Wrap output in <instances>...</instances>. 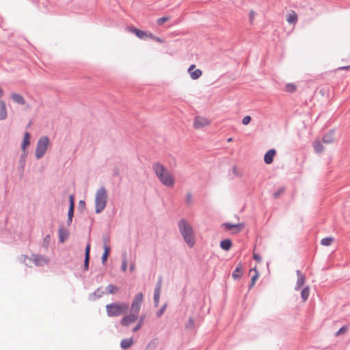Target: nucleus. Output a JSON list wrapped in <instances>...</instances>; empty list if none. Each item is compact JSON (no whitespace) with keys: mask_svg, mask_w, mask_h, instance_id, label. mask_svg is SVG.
Segmentation results:
<instances>
[{"mask_svg":"<svg viewBox=\"0 0 350 350\" xmlns=\"http://www.w3.org/2000/svg\"><path fill=\"white\" fill-rule=\"evenodd\" d=\"M350 68V66H343V67H341L340 69L342 70H348Z\"/></svg>","mask_w":350,"mask_h":350,"instance_id":"57","label":"nucleus"},{"mask_svg":"<svg viewBox=\"0 0 350 350\" xmlns=\"http://www.w3.org/2000/svg\"><path fill=\"white\" fill-rule=\"evenodd\" d=\"M85 209V202L84 200H81L79 202L78 210L82 213Z\"/></svg>","mask_w":350,"mask_h":350,"instance_id":"39","label":"nucleus"},{"mask_svg":"<svg viewBox=\"0 0 350 350\" xmlns=\"http://www.w3.org/2000/svg\"><path fill=\"white\" fill-rule=\"evenodd\" d=\"M105 291H103L102 287H98L94 293L88 296V299L90 301H95L103 297Z\"/></svg>","mask_w":350,"mask_h":350,"instance_id":"15","label":"nucleus"},{"mask_svg":"<svg viewBox=\"0 0 350 350\" xmlns=\"http://www.w3.org/2000/svg\"><path fill=\"white\" fill-rule=\"evenodd\" d=\"M103 254L109 255L111 250L109 245L108 244H103Z\"/></svg>","mask_w":350,"mask_h":350,"instance_id":"47","label":"nucleus"},{"mask_svg":"<svg viewBox=\"0 0 350 350\" xmlns=\"http://www.w3.org/2000/svg\"><path fill=\"white\" fill-rule=\"evenodd\" d=\"M31 259L36 266H43L49 262V258L42 255L32 254Z\"/></svg>","mask_w":350,"mask_h":350,"instance_id":"10","label":"nucleus"},{"mask_svg":"<svg viewBox=\"0 0 350 350\" xmlns=\"http://www.w3.org/2000/svg\"><path fill=\"white\" fill-rule=\"evenodd\" d=\"M30 133L26 131L24 134L23 141L21 144V150L23 153H27L26 151V147L30 144Z\"/></svg>","mask_w":350,"mask_h":350,"instance_id":"19","label":"nucleus"},{"mask_svg":"<svg viewBox=\"0 0 350 350\" xmlns=\"http://www.w3.org/2000/svg\"><path fill=\"white\" fill-rule=\"evenodd\" d=\"M192 202V196L191 193H188L186 196L185 202L187 204H190Z\"/></svg>","mask_w":350,"mask_h":350,"instance_id":"46","label":"nucleus"},{"mask_svg":"<svg viewBox=\"0 0 350 350\" xmlns=\"http://www.w3.org/2000/svg\"><path fill=\"white\" fill-rule=\"evenodd\" d=\"M170 19L168 16H163L157 19V23L158 25H162Z\"/></svg>","mask_w":350,"mask_h":350,"instance_id":"38","label":"nucleus"},{"mask_svg":"<svg viewBox=\"0 0 350 350\" xmlns=\"http://www.w3.org/2000/svg\"><path fill=\"white\" fill-rule=\"evenodd\" d=\"M72 218H73V217H68V219H67V224H68V226H70V225L72 224Z\"/></svg>","mask_w":350,"mask_h":350,"instance_id":"54","label":"nucleus"},{"mask_svg":"<svg viewBox=\"0 0 350 350\" xmlns=\"http://www.w3.org/2000/svg\"><path fill=\"white\" fill-rule=\"evenodd\" d=\"M233 173L235 174V175H237V167L236 166H234L233 167Z\"/></svg>","mask_w":350,"mask_h":350,"instance_id":"56","label":"nucleus"},{"mask_svg":"<svg viewBox=\"0 0 350 350\" xmlns=\"http://www.w3.org/2000/svg\"><path fill=\"white\" fill-rule=\"evenodd\" d=\"M3 96V91L1 88H0V98Z\"/></svg>","mask_w":350,"mask_h":350,"instance_id":"59","label":"nucleus"},{"mask_svg":"<svg viewBox=\"0 0 350 350\" xmlns=\"http://www.w3.org/2000/svg\"><path fill=\"white\" fill-rule=\"evenodd\" d=\"M194 327V321L192 317L189 319L187 323L185 325V328L187 329H192Z\"/></svg>","mask_w":350,"mask_h":350,"instance_id":"36","label":"nucleus"},{"mask_svg":"<svg viewBox=\"0 0 350 350\" xmlns=\"http://www.w3.org/2000/svg\"><path fill=\"white\" fill-rule=\"evenodd\" d=\"M167 304H165L162 306V307L157 312V317L158 318L161 317L163 314L164 313L166 308H167Z\"/></svg>","mask_w":350,"mask_h":350,"instance_id":"37","label":"nucleus"},{"mask_svg":"<svg viewBox=\"0 0 350 350\" xmlns=\"http://www.w3.org/2000/svg\"><path fill=\"white\" fill-rule=\"evenodd\" d=\"M222 226L226 230H233V234L239 233L245 226L243 223L232 224L229 222L224 223Z\"/></svg>","mask_w":350,"mask_h":350,"instance_id":"9","label":"nucleus"},{"mask_svg":"<svg viewBox=\"0 0 350 350\" xmlns=\"http://www.w3.org/2000/svg\"><path fill=\"white\" fill-rule=\"evenodd\" d=\"M138 319V314L130 312L129 314L123 317L120 321V324L123 327H129L131 323L135 322Z\"/></svg>","mask_w":350,"mask_h":350,"instance_id":"8","label":"nucleus"},{"mask_svg":"<svg viewBox=\"0 0 350 350\" xmlns=\"http://www.w3.org/2000/svg\"><path fill=\"white\" fill-rule=\"evenodd\" d=\"M309 295H310V287L306 286L301 290V297L302 299V301L304 302L306 301V300L308 299Z\"/></svg>","mask_w":350,"mask_h":350,"instance_id":"27","label":"nucleus"},{"mask_svg":"<svg viewBox=\"0 0 350 350\" xmlns=\"http://www.w3.org/2000/svg\"><path fill=\"white\" fill-rule=\"evenodd\" d=\"M162 287V276H159L154 291V306L158 307Z\"/></svg>","mask_w":350,"mask_h":350,"instance_id":"7","label":"nucleus"},{"mask_svg":"<svg viewBox=\"0 0 350 350\" xmlns=\"http://www.w3.org/2000/svg\"><path fill=\"white\" fill-rule=\"evenodd\" d=\"M133 344L132 338L123 339L120 342V347L123 349H129Z\"/></svg>","mask_w":350,"mask_h":350,"instance_id":"26","label":"nucleus"},{"mask_svg":"<svg viewBox=\"0 0 350 350\" xmlns=\"http://www.w3.org/2000/svg\"><path fill=\"white\" fill-rule=\"evenodd\" d=\"M208 124V120L202 117L197 116L194 119L193 126L195 129H201Z\"/></svg>","mask_w":350,"mask_h":350,"instance_id":"16","label":"nucleus"},{"mask_svg":"<svg viewBox=\"0 0 350 350\" xmlns=\"http://www.w3.org/2000/svg\"><path fill=\"white\" fill-rule=\"evenodd\" d=\"M333 241H334V238H332V237H325L321 239V243L323 245L328 246L332 244Z\"/></svg>","mask_w":350,"mask_h":350,"instance_id":"32","label":"nucleus"},{"mask_svg":"<svg viewBox=\"0 0 350 350\" xmlns=\"http://www.w3.org/2000/svg\"><path fill=\"white\" fill-rule=\"evenodd\" d=\"M253 271H255V274L251 278V284L249 286L250 288H252L254 286L255 282L258 278V273L256 268L251 269L250 270V272Z\"/></svg>","mask_w":350,"mask_h":350,"instance_id":"29","label":"nucleus"},{"mask_svg":"<svg viewBox=\"0 0 350 350\" xmlns=\"http://www.w3.org/2000/svg\"><path fill=\"white\" fill-rule=\"evenodd\" d=\"M108 256H109V255L105 254H103L102 257H101L103 265L105 264V262H107Z\"/></svg>","mask_w":350,"mask_h":350,"instance_id":"51","label":"nucleus"},{"mask_svg":"<svg viewBox=\"0 0 350 350\" xmlns=\"http://www.w3.org/2000/svg\"><path fill=\"white\" fill-rule=\"evenodd\" d=\"M314 148L317 152H321L324 149L323 146L319 142L314 144Z\"/></svg>","mask_w":350,"mask_h":350,"instance_id":"34","label":"nucleus"},{"mask_svg":"<svg viewBox=\"0 0 350 350\" xmlns=\"http://www.w3.org/2000/svg\"><path fill=\"white\" fill-rule=\"evenodd\" d=\"M296 273L297 275V280L295 286V290L299 291L301 288L306 282V276L299 270H297Z\"/></svg>","mask_w":350,"mask_h":350,"instance_id":"13","label":"nucleus"},{"mask_svg":"<svg viewBox=\"0 0 350 350\" xmlns=\"http://www.w3.org/2000/svg\"><path fill=\"white\" fill-rule=\"evenodd\" d=\"M276 154L275 149L269 150L264 156V161L266 164H271L273 161V157Z\"/></svg>","mask_w":350,"mask_h":350,"instance_id":"17","label":"nucleus"},{"mask_svg":"<svg viewBox=\"0 0 350 350\" xmlns=\"http://www.w3.org/2000/svg\"><path fill=\"white\" fill-rule=\"evenodd\" d=\"M134 269H135V264H134V263H133V264H131V266H130V269H131V271H132Z\"/></svg>","mask_w":350,"mask_h":350,"instance_id":"58","label":"nucleus"},{"mask_svg":"<svg viewBox=\"0 0 350 350\" xmlns=\"http://www.w3.org/2000/svg\"><path fill=\"white\" fill-rule=\"evenodd\" d=\"M127 268V260L126 258H124L122 262L121 269L122 271H125Z\"/></svg>","mask_w":350,"mask_h":350,"instance_id":"45","label":"nucleus"},{"mask_svg":"<svg viewBox=\"0 0 350 350\" xmlns=\"http://www.w3.org/2000/svg\"><path fill=\"white\" fill-rule=\"evenodd\" d=\"M49 144L50 140L47 136H42L38 139L35 152V157L37 159H40L44 157Z\"/></svg>","mask_w":350,"mask_h":350,"instance_id":"5","label":"nucleus"},{"mask_svg":"<svg viewBox=\"0 0 350 350\" xmlns=\"http://www.w3.org/2000/svg\"><path fill=\"white\" fill-rule=\"evenodd\" d=\"M253 258L256 260L257 262H260L261 260V257L260 255L257 254H254Z\"/></svg>","mask_w":350,"mask_h":350,"instance_id":"52","label":"nucleus"},{"mask_svg":"<svg viewBox=\"0 0 350 350\" xmlns=\"http://www.w3.org/2000/svg\"><path fill=\"white\" fill-rule=\"evenodd\" d=\"M178 228L185 242L189 247L196 243L194 232L190 224L185 219H180L178 222Z\"/></svg>","mask_w":350,"mask_h":350,"instance_id":"2","label":"nucleus"},{"mask_svg":"<svg viewBox=\"0 0 350 350\" xmlns=\"http://www.w3.org/2000/svg\"><path fill=\"white\" fill-rule=\"evenodd\" d=\"M129 308L126 303L113 302L106 305V312L109 317H119L127 313Z\"/></svg>","mask_w":350,"mask_h":350,"instance_id":"3","label":"nucleus"},{"mask_svg":"<svg viewBox=\"0 0 350 350\" xmlns=\"http://www.w3.org/2000/svg\"><path fill=\"white\" fill-rule=\"evenodd\" d=\"M119 175V171L118 170H115L113 172V176H117Z\"/></svg>","mask_w":350,"mask_h":350,"instance_id":"55","label":"nucleus"},{"mask_svg":"<svg viewBox=\"0 0 350 350\" xmlns=\"http://www.w3.org/2000/svg\"><path fill=\"white\" fill-rule=\"evenodd\" d=\"M8 116L5 103L0 99V120H5Z\"/></svg>","mask_w":350,"mask_h":350,"instance_id":"21","label":"nucleus"},{"mask_svg":"<svg viewBox=\"0 0 350 350\" xmlns=\"http://www.w3.org/2000/svg\"><path fill=\"white\" fill-rule=\"evenodd\" d=\"M242 275V267L241 264L239 263L237 265L236 269L232 273V276L234 280L239 279Z\"/></svg>","mask_w":350,"mask_h":350,"instance_id":"25","label":"nucleus"},{"mask_svg":"<svg viewBox=\"0 0 350 350\" xmlns=\"http://www.w3.org/2000/svg\"><path fill=\"white\" fill-rule=\"evenodd\" d=\"M85 258H90V244L88 243L85 249Z\"/></svg>","mask_w":350,"mask_h":350,"instance_id":"41","label":"nucleus"},{"mask_svg":"<svg viewBox=\"0 0 350 350\" xmlns=\"http://www.w3.org/2000/svg\"><path fill=\"white\" fill-rule=\"evenodd\" d=\"M152 170L161 183L167 187H172L174 185V178L169 170L160 162L152 164Z\"/></svg>","mask_w":350,"mask_h":350,"instance_id":"1","label":"nucleus"},{"mask_svg":"<svg viewBox=\"0 0 350 350\" xmlns=\"http://www.w3.org/2000/svg\"><path fill=\"white\" fill-rule=\"evenodd\" d=\"M59 241L63 243L69 237V232L67 229L60 227L58 230Z\"/></svg>","mask_w":350,"mask_h":350,"instance_id":"18","label":"nucleus"},{"mask_svg":"<svg viewBox=\"0 0 350 350\" xmlns=\"http://www.w3.org/2000/svg\"><path fill=\"white\" fill-rule=\"evenodd\" d=\"M27 156V153H22L19 158V165L18 167V172L19 173V176L21 178H22L24 174Z\"/></svg>","mask_w":350,"mask_h":350,"instance_id":"11","label":"nucleus"},{"mask_svg":"<svg viewBox=\"0 0 350 350\" xmlns=\"http://www.w3.org/2000/svg\"><path fill=\"white\" fill-rule=\"evenodd\" d=\"M148 38H150L157 42L162 43L163 41L161 38L154 36L152 33H149Z\"/></svg>","mask_w":350,"mask_h":350,"instance_id":"42","label":"nucleus"},{"mask_svg":"<svg viewBox=\"0 0 350 350\" xmlns=\"http://www.w3.org/2000/svg\"><path fill=\"white\" fill-rule=\"evenodd\" d=\"M11 98L12 100L19 105H25V100L24 98L19 94L17 93H12L11 94Z\"/></svg>","mask_w":350,"mask_h":350,"instance_id":"22","label":"nucleus"},{"mask_svg":"<svg viewBox=\"0 0 350 350\" xmlns=\"http://www.w3.org/2000/svg\"><path fill=\"white\" fill-rule=\"evenodd\" d=\"M74 211H75V208L69 207L68 211V217H74Z\"/></svg>","mask_w":350,"mask_h":350,"instance_id":"50","label":"nucleus"},{"mask_svg":"<svg viewBox=\"0 0 350 350\" xmlns=\"http://www.w3.org/2000/svg\"><path fill=\"white\" fill-rule=\"evenodd\" d=\"M252 118L250 116H246L243 118L242 124L244 125H247L250 122Z\"/></svg>","mask_w":350,"mask_h":350,"instance_id":"44","label":"nucleus"},{"mask_svg":"<svg viewBox=\"0 0 350 350\" xmlns=\"http://www.w3.org/2000/svg\"><path fill=\"white\" fill-rule=\"evenodd\" d=\"M254 15V12L253 10H251L250 12V20L251 22H252V21H253Z\"/></svg>","mask_w":350,"mask_h":350,"instance_id":"53","label":"nucleus"},{"mask_svg":"<svg viewBox=\"0 0 350 350\" xmlns=\"http://www.w3.org/2000/svg\"><path fill=\"white\" fill-rule=\"evenodd\" d=\"M107 202V193L105 187H100L96 193L95 196V212L101 213L105 208Z\"/></svg>","mask_w":350,"mask_h":350,"instance_id":"4","label":"nucleus"},{"mask_svg":"<svg viewBox=\"0 0 350 350\" xmlns=\"http://www.w3.org/2000/svg\"><path fill=\"white\" fill-rule=\"evenodd\" d=\"M232 140V138H229V139H228V142H231Z\"/></svg>","mask_w":350,"mask_h":350,"instance_id":"60","label":"nucleus"},{"mask_svg":"<svg viewBox=\"0 0 350 350\" xmlns=\"http://www.w3.org/2000/svg\"><path fill=\"white\" fill-rule=\"evenodd\" d=\"M347 330V326H342L336 332V336H339V335L343 334L344 332H345Z\"/></svg>","mask_w":350,"mask_h":350,"instance_id":"48","label":"nucleus"},{"mask_svg":"<svg viewBox=\"0 0 350 350\" xmlns=\"http://www.w3.org/2000/svg\"><path fill=\"white\" fill-rule=\"evenodd\" d=\"M232 243L229 239H226L220 242V247L224 251H228L232 247Z\"/></svg>","mask_w":350,"mask_h":350,"instance_id":"23","label":"nucleus"},{"mask_svg":"<svg viewBox=\"0 0 350 350\" xmlns=\"http://www.w3.org/2000/svg\"><path fill=\"white\" fill-rule=\"evenodd\" d=\"M128 29L130 32L135 33V36L140 39L146 40L149 34V33L145 31L140 30L133 26L129 27Z\"/></svg>","mask_w":350,"mask_h":350,"instance_id":"12","label":"nucleus"},{"mask_svg":"<svg viewBox=\"0 0 350 350\" xmlns=\"http://www.w3.org/2000/svg\"><path fill=\"white\" fill-rule=\"evenodd\" d=\"M69 207L75 208V197L72 194L69 196Z\"/></svg>","mask_w":350,"mask_h":350,"instance_id":"43","label":"nucleus"},{"mask_svg":"<svg viewBox=\"0 0 350 350\" xmlns=\"http://www.w3.org/2000/svg\"><path fill=\"white\" fill-rule=\"evenodd\" d=\"M119 291V288L113 284H109L106 287V293L108 294H116Z\"/></svg>","mask_w":350,"mask_h":350,"instance_id":"28","label":"nucleus"},{"mask_svg":"<svg viewBox=\"0 0 350 350\" xmlns=\"http://www.w3.org/2000/svg\"><path fill=\"white\" fill-rule=\"evenodd\" d=\"M286 21L290 24H295L297 21V15L296 12L291 10L290 13L286 16Z\"/></svg>","mask_w":350,"mask_h":350,"instance_id":"24","label":"nucleus"},{"mask_svg":"<svg viewBox=\"0 0 350 350\" xmlns=\"http://www.w3.org/2000/svg\"><path fill=\"white\" fill-rule=\"evenodd\" d=\"M89 264H90V258H84V271H88L89 269Z\"/></svg>","mask_w":350,"mask_h":350,"instance_id":"49","label":"nucleus"},{"mask_svg":"<svg viewBox=\"0 0 350 350\" xmlns=\"http://www.w3.org/2000/svg\"><path fill=\"white\" fill-rule=\"evenodd\" d=\"M144 319H145V317L144 316H142L139 319V321H138V323L133 328V332H137L139 329H140V328L142 327V326L144 324Z\"/></svg>","mask_w":350,"mask_h":350,"instance_id":"30","label":"nucleus"},{"mask_svg":"<svg viewBox=\"0 0 350 350\" xmlns=\"http://www.w3.org/2000/svg\"><path fill=\"white\" fill-rule=\"evenodd\" d=\"M285 191V188L284 187H280L276 191H275L273 194L274 198H278L280 195H282Z\"/></svg>","mask_w":350,"mask_h":350,"instance_id":"35","label":"nucleus"},{"mask_svg":"<svg viewBox=\"0 0 350 350\" xmlns=\"http://www.w3.org/2000/svg\"><path fill=\"white\" fill-rule=\"evenodd\" d=\"M144 295L142 293H137L131 303V310L130 312H132L135 314H137L139 315V312L141 308V306L143 301Z\"/></svg>","mask_w":350,"mask_h":350,"instance_id":"6","label":"nucleus"},{"mask_svg":"<svg viewBox=\"0 0 350 350\" xmlns=\"http://www.w3.org/2000/svg\"><path fill=\"white\" fill-rule=\"evenodd\" d=\"M195 67L196 66L192 64L189 67L187 70V72L189 73L191 78L193 80L199 79L202 75V72L200 69H196L193 71Z\"/></svg>","mask_w":350,"mask_h":350,"instance_id":"14","label":"nucleus"},{"mask_svg":"<svg viewBox=\"0 0 350 350\" xmlns=\"http://www.w3.org/2000/svg\"><path fill=\"white\" fill-rule=\"evenodd\" d=\"M50 241H51V235L47 234L44 238L42 245V247H44L46 250H47L49 248Z\"/></svg>","mask_w":350,"mask_h":350,"instance_id":"31","label":"nucleus"},{"mask_svg":"<svg viewBox=\"0 0 350 350\" xmlns=\"http://www.w3.org/2000/svg\"><path fill=\"white\" fill-rule=\"evenodd\" d=\"M334 131L332 130L328 133L323 135L322 142L325 144H332L334 142Z\"/></svg>","mask_w":350,"mask_h":350,"instance_id":"20","label":"nucleus"},{"mask_svg":"<svg viewBox=\"0 0 350 350\" xmlns=\"http://www.w3.org/2000/svg\"><path fill=\"white\" fill-rule=\"evenodd\" d=\"M285 90L288 92H294L296 90V85L294 83H287L285 87Z\"/></svg>","mask_w":350,"mask_h":350,"instance_id":"33","label":"nucleus"},{"mask_svg":"<svg viewBox=\"0 0 350 350\" xmlns=\"http://www.w3.org/2000/svg\"><path fill=\"white\" fill-rule=\"evenodd\" d=\"M110 241V236L109 233L103 234V244H108Z\"/></svg>","mask_w":350,"mask_h":350,"instance_id":"40","label":"nucleus"}]
</instances>
